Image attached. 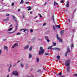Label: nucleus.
<instances>
[{
  "label": "nucleus",
  "mask_w": 77,
  "mask_h": 77,
  "mask_svg": "<svg viewBox=\"0 0 77 77\" xmlns=\"http://www.w3.org/2000/svg\"><path fill=\"white\" fill-rule=\"evenodd\" d=\"M40 51H39V55H42L45 52V51L43 49L42 47H40Z\"/></svg>",
  "instance_id": "1"
},
{
  "label": "nucleus",
  "mask_w": 77,
  "mask_h": 77,
  "mask_svg": "<svg viewBox=\"0 0 77 77\" xmlns=\"http://www.w3.org/2000/svg\"><path fill=\"white\" fill-rule=\"evenodd\" d=\"M52 46H49L48 48V49L49 50L50 49L51 50H57V51H58V50H60V49L59 48H52Z\"/></svg>",
  "instance_id": "2"
},
{
  "label": "nucleus",
  "mask_w": 77,
  "mask_h": 77,
  "mask_svg": "<svg viewBox=\"0 0 77 77\" xmlns=\"http://www.w3.org/2000/svg\"><path fill=\"white\" fill-rule=\"evenodd\" d=\"M12 17L13 18V20L15 21L16 23H17V26H15L16 27V29H18V21L17 20V18L16 17H15L13 16V15H12Z\"/></svg>",
  "instance_id": "3"
},
{
  "label": "nucleus",
  "mask_w": 77,
  "mask_h": 77,
  "mask_svg": "<svg viewBox=\"0 0 77 77\" xmlns=\"http://www.w3.org/2000/svg\"><path fill=\"white\" fill-rule=\"evenodd\" d=\"M70 63V61L69 60H68L66 61L65 63V65L67 67L69 66V64Z\"/></svg>",
  "instance_id": "4"
},
{
  "label": "nucleus",
  "mask_w": 77,
  "mask_h": 77,
  "mask_svg": "<svg viewBox=\"0 0 77 77\" xmlns=\"http://www.w3.org/2000/svg\"><path fill=\"white\" fill-rule=\"evenodd\" d=\"M53 27L54 29H60V26L59 25H56L55 26H53Z\"/></svg>",
  "instance_id": "5"
},
{
  "label": "nucleus",
  "mask_w": 77,
  "mask_h": 77,
  "mask_svg": "<svg viewBox=\"0 0 77 77\" xmlns=\"http://www.w3.org/2000/svg\"><path fill=\"white\" fill-rule=\"evenodd\" d=\"M56 38L57 40H59V42H62V39L60 38L59 37V35H58V34L57 35Z\"/></svg>",
  "instance_id": "6"
},
{
  "label": "nucleus",
  "mask_w": 77,
  "mask_h": 77,
  "mask_svg": "<svg viewBox=\"0 0 77 77\" xmlns=\"http://www.w3.org/2000/svg\"><path fill=\"white\" fill-rule=\"evenodd\" d=\"M12 74L14 75H15V76H18V72L17 71H13V72L12 73Z\"/></svg>",
  "instance_id": "7"
},
{
  "label": "nucleus",
  "mask_w": 77,
  "mask_h": 77,
  "mask_svg": "<svg viewBox=\"0 0 77 77\" xmlns=\"http://www.w3.org/2000/svg\"><path fill=\"white\" fill-rule=\"evenodd\" d=\"M18 46V44L17 43H16L11 47L12 48H14L15 47Z\"/></svg>",
  "instance_id": "8"
},
{
  "label": "nucleus",
  "mask_w": 77,
  "mask_h": 77,
  "mask_svg": "<svg viewBox=\"0 0 77 77\" xmlns=\"http://www.w3.org/2000/svg\"><path fill=\"white\" fill-rule=\"evenodd\" d=\"M64 32L65 31L63 30L60 31V33L61 36H62L63 35V33H64Z\"/></svg>",
  "instance_id": "9"
},
{
  "label": "nucleus",
  "mask_w": 77,
  "mask_h": 77,
  "mask_svg": "<svg viewBox=\"0 0 77 77\" xmlns=\"http://www.w3.org/2000/svg\"><path fill=\"white\" fill-rule=\"evenodd\" d=\"M29 47V45H27L24 47V49H25V50H26V49H28Z\"/></svg>",
  "instance_id": "10"
},
{
  "label": "nucleus",
  "mask_w": 77,
  "mask_h": 77,
  "mask_svg": "<svg viewBox=\"0 0 77 77\" xmlns=\"http://www.w3.org/2000/svg\"><path fill=\"white\" fill-rule=\"evenodd\" d=\"M67 51L66 52H67V53H68V52H69V53H70L71 52L70 51V50L69 48V46H68L67 47Z\"/></svg>",
  "instance_id": "11"
},
{
  "label": "nucleus",
  "mask_w": 77,
  "mask_h": 77,
  "mask_svg": "<svg viewBox=\"0 0 77 77\" xmlns=\"http://www.w3.org/2000/svg\"><path fill=\"white\" fill-rule=\"evenodd\" d=\"M36 40V38L33 37L32 39V42H34Z\"/></svg>",
  "instance_id": "12"
},
{
  "label": "nucleus",
  "mask_w": 77,
  "mask_h": 77,
  "mask_svg": "<svg viewBox=\"0 0 77 77\" xmlns=\"http://www.w3.org/2000/svg\"><path fill=\"white\" fill-rule=\"evenodd\" d=\"M66 6L67 8L69 7V2L68 1L67 2L66 5Z\"/></svg>",
  "instance_id": "13"
},
{
  "label": "nucleus",
  "mask_w": 77,
  "mask_h": 77,
  "mask_svg": "<svg viewBox=\"0 0 77 77\" xmlns=\"http://www.w3.org/2000/svg\"><path fill=\"white\" fill-rule=\"evenodd\" d=\"M45 37V39H46V40H47V39H48V36H44Z\"/></svg>",
  "instance_id": "14"
},
{
  "label": "nucleus",
  "mask_w": 77,
  "mask_h": 77,
  "mask_svg": "<svg viewBox=\"0 0 77 77\" xmlns=\"http://www.w3.org/2000/svg\"><path fill=\"white\" fill-rule=\"evenodd\" d=\"M57 5H58V3L57 2H56V1H55L54 2V6H57Z\"/></svg>",
  "instance_id": "15"
},
{
  "label": "nucleus",
  "mask_w": 77,
  "mask_h": 77,
  "mask_svg": "<svg viewBox=\"0 0 77 77\" xmlns=\"http://www.w3.org/2000/svg\"><path fill=\"white\" fill-rule=\"evenodd\" d=\"M24 64L23 63H20V66H21V68H23V67H24Z\"/></svg>",
  "instance_id": "16"
},
{
  "label": "nucleus",
  "mask_w": 77,
  "mask_h": 77,
  "mask_svg": "<svg viewBox=\"0 0 77 77\" xmlns=\"http://www.w3.org/2000/svg\"><path fill=\"white\" fill-rule=\"evenodd\" d=\"M29 68V64H26V68L27 69Z\"/></svg>",
  "instance_id": "17"
},
{
  "label": "nucleus",
  "mask_w": 77,
  "mask_h": 77,
  "mask_svg": "<svg viewBox=\"0 0 77 77\" xmlns=\"http://www.w3.org/2000/svg\"><path fill=\"white\" fill-rule=\"evenodd\" d=\"M68 67L67 70V72H69V66L67 67Z\"/></svg>",
  "instance_id": "18"
},
{
  "label": "nucleus",
  "mask_w": 77,
  "mask_h": 77,
  "mask_svg": "<svg viewBox=\"0 0 77 77\" xmlns=\"http://www.w3.org/2000/svg\"><path fill=\"white\" fill-rule=\"evenodd\" d=\"M32 48H33V47H32V46H31L30 47L29 49V51H32Z\"/></svg>",
  "instance_id": "19"
},
{
  "label": "nucleus",
  "mask_w": 77,
  "mask_h": 77,
  "mask_svg": "<svg viewBox=\"0 0 77 77\" xmlns=\"http://www.w3.org/2000/svg\"><path fill=\"white\" fill-rule=\"evenodd\" d=\"M27 8H29L28 9V11H30V10H31V7H27Z\"/></svg>",
  "instance_id": "20"
},
{
  "label": "nucleus",
  "mask_w": 77,
  "mask_h": 77,
  "mask_svg": "<svg viewBox=\"0 0 77 77\" xmlns=\"http://www.w3.org/2000/svg\"><path fill=\"white\" fill-rule=\"evenodd\" d=\"M29 58H32V54H29Z\"/></svg>",
  "instance_id": "21"
},
{
  "label": "nucleus",
  "mask_w": 77,
  "mask_h": 77,
  "mask_svg": "<svg viewBox=\"0 0 77 77\" xmlns=\"http://www.w3.org/2000/svg\"><path fill=\"white\" fill-rule=\"evenodd\" d=\"M36 61H37V62H39V58H37Z\"/></svg>",
  "instance_id": "22"
},
{
  "label": "nucleus",
  "mask_w": 77,
  "mask_h": 77,
  "mask_svg": "<svg viewBox=\"0 0 77 77\" xmlns=\"http://www.w3.org/2000/svg\"><path fill=\"white\" fill-rule=\"evenodd\" d=\"M11 66H12V65L11 64H10V66L8 69V72H10V68H11Z\"/></svg>",
  "instance_id": "23"
},
{
  "label": "nucleus",
  "mask_w": 77,
  "mask_h": 77,
  "mask_svg": "<svg viewBox=\"0 0 77 77\" xmlns=\"http://www.w3.org/2000/svg\"><path fill=\"white\" fill-rule=\"evenodd\" d=\"M38 41H42V38H38Z\"/></svg>",
  "instance_id": "24"
},
{
  "label": "nucleus",
  "mask_w": 77,
  "mask_h": 77,
  "mask_svg": "<svg viewBox=\"0 0 77 77\" xmlns=\"http://www.w3.org/2000/svg\"><path fill=\"white\" fill-rule=\"evenodd\" d=\"M74 47V44H72L71 45V49H72V47Z\"/></svg>",
  "instance_id": "25"
},
{
  "label": "nucleus",
  "mask_w": 77,
  "mask_h": 77,
  "mask_svg": "<svg viewBox=\"0 0 77 77\" xmlns=\"http://www.w3.org/2000/svg\"><path fill=\"white\" fill-rule=\"evenodd\" d=\"M54 45L52 46V47H53V46H56V43L54 42L53 43Z\"/></svg>",
  "instance_id": "26"
},
{
  "label": "nucleus",
  "mask_w": 77,
  "mask_h": 77,
  "mask_svg": "<svg viewBox=\"0 0 77 77\" xmlns=\"http://www.w3.org/2000/svg\"><path fill=\"white\" fill-rule=\"evenodd\" d=\"M17 35H21V33L20 32H18L16 33Z\"/></svg>",
  "instance_id": "27"
},
{
  "label": "nucleus",
  "mask_w": 77,
  "mask_h": 77,
  "mask_svg": "<svg viewBox=\"0 0 77 77\" xmlns=\"http://www.w3.org/2000/svg\"><path fill=\"white\" fill-rule=\"evenodd\" d=\"M52 19H53V21L54 23H55L54 22V15H53L52 16Z\"/></svg>",
  "instance_id": "28"
},
{
  "label": "nucleus",
  "mask_w": 77,
  "mask_h": 77,
  "mask_svg": "<svg viewBox=\"0 0 77 77\" xmlns=\"http://www.w3.org/2000/svg\"><path fill=\"white\" fill-rule=\"evenodd\" d=\"M33 31V29H31L30 31V33H32Z\"/></svg>",
  "instance_id": "29"
},
{
  "label": "nucleus",
  "mask_w": 77,
  "mask_h": 77,
  "mask_svg": "<svg viewBox=\"0 0 77 77\" xmlns=\"http://www.w3.org/2000/svg\"><path fill=\"white\" fill-rule=\"evenodd\" d=\"M16 29H15L14 31L13 32H9L10 33H14V32H15V31H16Z\"/></svg>",
  "instance_id": "30"
},
{
  "label": "nucleus",
  "mask_w": 77,
  "mask_h": 77,
  "mask_svg": "<svg viewBox=\"0 0 77 77\" xmlns=\"http://www.w3.org/2000/svg\"><path fill=\"white\" fill-rule=\"evenodd\" d=\"M38 72H41V70H38L37 71Z\"/></svg>",
  "instance_id": "31"
},
{
  "label": "nucleus",
  "mask_w": 77,
  "mask_h": 77,
  "mask_svg": "<svg viewBox=\"0 0 77 77\" xmlns=\"http://www.w3.org/2000/svg\"><path fill=\"white\" fill-rule=\"evenodd\" d=\"M8 49V47H7V46H4V49Z\"/></svg>",
  "instance_id": "32"
},
{
  "label": "nucleus",
  "mask_w": 77,
  "mask_h": 77,
  "mask_svg": "<svg viewBox=\"0 0 77 77\" xmlns=\"http://www.w3.org/2000/svg\"><path fill=\"white\" fill-rule=\"evenodd\" d=\"M45 55H47V56H49V54L47 53H45Z\"/></svg>",
  "instance_id": "33"
},
{
  "label": "nucleus",
  "mask_w": 77,
  "mask_h": 77,
  "mask_svg": "<svg viewBox=\"0 0 77 77\" xmlns=\"http://www.w3.org/2000/svg\"><path fill=\"white\" fill-rule=\"evenodd\" d=\"M57 59H60V56L59 55L57 56Z\"/></svg>",
  "instance_id": "34"
},
{
  "label": "nucleus",
  "mask_w": 77,
  "mask_h": 77,
  "mask_svg": "<svg viewBox=\"0 0 77 77\" xmlns=\"http://www.w3.org/2000/svg\"><path fill=\"white\" fill-rule=\"evenodd\" d=\"M68 53V52H66L65 54V56H67V54Z\"/></svg>",
  "instance_id": "35"
},
{
  "label": "nucleus",
  "mask_w": 77,
  "mask_h": 77,
  "mask_svg": "<svg viewBox=\"0 0 77 77\" xmlns=\"http://www.w3.org/2000/svg\"><path fill=\"white\" fill-rule=\"evenodd\" d=\"M11 6H14V3H12L11 4Z\"/></svg>",
  "instance_id": "36"
},
{
  "label": "nucleus",
  "mask_w": 77,
  "mask_h": 77,
  "mask_svg": "<svg viewBox=\"0 0 77 77\" xmlns=\"http://www.w3.org/2000/svg\"><path fill=\"white\" fill-rule=\"evenodd\" d=\"M46 41H47L48 42H50V40H49L48 39H46Z\"/></svg>",
  "instance_id": "37"
},
{
  "label": "nucleus",
  "mask_w": 77,
  "mask_h": 77,
  "mask_svg": "<svg viewBox=\"0 0 77 77\" xmlns=\"http://www.w3.org/2000/svg\"><path fill=\"white\" fill-rule=\"evenodd\" d=\"M61 3H64V1L63 0L61 1Z\"/></svg>",
  "instance_id": "38"
},
{
  "label": "nucleus",
  "mask_w": 77,
  "mask_h": 77,
  "mask_svg": "<svg viewBox=\"0 0 77 77\" xmlns=\"http://www.w3.org/2000/svg\"><path fill=\"white\" fill-rule=\"evenodd\" d=\"M58 75H62V73H61V72H60V73H59Z\"/></svg>",
  "instance_id": "39"
},
{
  "label": "nucleus",
  "mask_w": 77,
  "mask_h": 77,
  "mask_svg": "<svg viewBox=\"0 0 77 77\" xmlns=\"http://www.w3.org/2000/svg\"><path fill=\"white\" fill-rule=\"evenodd\" d=\"M2 49H0V54H1L2 53Z\"/></svg>",
  "instance_id": "40"
},
{
  "label": "nucleus",
  "mask_w": 77,
  "mask_h": 77,
  "mask_svg": "<svg viewBox=\"0 0 77 77\" xmlns=\"http://www.w3.org/2000/svg\"><path fill=\"white\" fill-rule=\"evenodd\" d=\"M24 2V1L23 0H21V2H20V3H23Z\"/></svg>",
  "instance_id": "41"
},
{
  "label": "nucleus",
  "mask_w": 77,
  "mask_h": 77,
  "mask_svg": "<svg viewBox=\"0 0 77 77\" xmlns=\"http://www.w3.org/2000/svg\"><path fill=\"white\" fill-rule=\"evenodd\" d=\"M54 73H55V74H56V75H57L58 76H59V75H58L56 73V72H54Z\"/></svg>",
  "instance_id": "42"
},
{
  "label": "nucleus",
  "mask_w": 77,
  "mask_h": 77,
  "mask_svg": "<svg viewBox=\"0 0 77 77\" xmlns=\"http://www.w3.org/2000/svg\"><path fill=\"white\" fill-rule=\"evenodd\" d=\"M72 32H75V29H72Z\"/></svg>",
  "instance_id": "43"
},
{
  "label": "nucleus",
  "mask_w": 77,
  "mask_h": 77,
  "mask_svg": "<svg viewBox=\"0 0 77 77\" xmlns=\"http://www.w3.org/2000/svg\"><path fill=\"white\" fill-rule=\"evenodd\" d=\"M17 65V63H15L14 64V65L13 66H15Z\"/></svg>",
  "instance_id": "44"
},
{
  "label": "nucleus",
  "mask_w": 77,
  "mask_h": 77,
  "mask_svg": "<svg viewBox=\"0 0 77 77\" xmlns=\"http://www.w3.org/2000/svg\"><path fill=\"white\" fill-rule=\"evenodd\" d=\"M60 77H65V75H62V76H60Z\"/></svg>",
  "instance_id": "45"
},
{
  "label": "nucleus",
  "mask_w": 77,
  "mask_h": 77,
  "mask_svg": "<svg viewBox=\"0 0 77 77\" xmlns=\"http://www.w3.org/2000/svg\"><path fill=\"white\" fill-rule=\"evenodd\" d=\"M74 75H75V76H76V77H77V74H74Z\"/></svg>",
  "instance_id": "46"
},
{
  "label": "nucleus",
  "mask_w": 77,
  "mask_h": 77,
  "mask_svg": "<svg viewBox=\"0 0 77 77\" xmlns=\"http://www.w3.org/2000/svg\"><path fill=\"white\" fill-rule=\"evenodd\" d=\"M12 29H9L8 30V32H10V31H11V30H12Z\"/></svg>",
  "instance_id": "47"
},
{
  "label": "nucleus",
  "mask_w": 77,
  "mask_h": 77,
  "mask_svg": "<svg viewBox=\"0 0 77 77\" xmlns=\"http://www.w3.org/2000/svg\"><path fill=\"white\" fill-rule=\"evenodd\" d=\"M6 39H3V41H6Z\"/></svg>",
  "instance_id": "48"
},
{
  "label": "nucleus",
  "mask_w": 77,
  "mask_h": 77,
  "mask_svg": "<svg viewBox=\"0 0 77 77\" xmlns=\"http://www.w3.org/2000/svg\"><path fill=\"white\" fill-rule=\"evenodd\" d=\"M7 20H5V21H8V19H9V18L8 17L7 18Z\"/></svg>",
  "instance_id": "49"
},
{
  "label": "nucleus",
  "mask_w": 77,
  "mask_h": 77,
  "mask_svg": "<svg viewBox=\"0 0 77 77\" xmlns=\"http://www.w3.org/2000/svg\"><path fill=\"white\" fill-rule=\"evenodd\" d=\"M47 2H46L45 3V4H44V5H46V4H47Z\"/></svg>",
  "instance_id": "50"
},
{
  "label": "nucleus",
  "mask_w": 77,
  "mask_h": 77,
  "mask_svg": "<svg viewBox=\"0 0 77 77\" xmlns=\"http://www.w3.org/2000/svg\"><path fill=\"white\" fill-rule=\"evenodd\" d=\"M20 62V61L19 60V61H18L17 62V63H19V62Z\"/></svg>",
  "instance_id": "51"
},
{
  "label": "nucleus",
  "mask_w": 77,
  "mask_h": 77,
  "mask_svg": "<svg viewBox=\"0 0 77 77\" xmlns=\"http://www.w3.org/2000/svg\"><path fill=\"white\" fill-rule=\"evenodd\" d=\"M26 31H27V29H25L24 30L23 32H26Z\"/></svg>",
  "instance_id": "52"
},
{
  "label": "nucleus",
  "mask_w": 77,
  "mask_h": 77,
  "mask_svg": "<svg viewBox=\"0 0 77 77\" xmlns=\"http://www.w3.org/2000/svg\"><path fill=\"white\" fill-rule=\"evenodd\" d=\"M29 2H26V4H29Z\"/></svg>",
  "instance_id": "53"
},
{
  "label": "nucleus",
  "mask_w": 77,
  "mask_h": 77,
  "mask_svg": "<svg viewBox=\"0 0 77 77\" xmlns=\"http://www.w3.org/2000/svg\"><path fill=\"white\" fill-rule=\"evenodd\" d=\"M46 24V23H44L43 24V26H45V25Z\"/></svg>",
  "instance_id": "54"
},
{
  "label": "nucleus",
  "mask_w": 77,
  "mask_h": 77,
  "mask_svg": "<svg viewBox=\"0 0 77 77\" xmlns=\"http://www.w3.org/2000/svg\"><path fill=\"white\" fill-rule=\"evenodd\" d=\"M6 77H9V75H8Z\"/></svg>",
  "instance_id": "55"
},
{
  "label": "nucleus",
  "mask_w": 77,
  "mask_h": 77,
  "mask_svg": "<svg viewBox=\"0 0 77 77\" xmlns=\"http://www.w3.org/2000/svg\"><path fill=\"white\" fill-rule=\"evenodd\" d=\"M6 16H9V14H6Z\"/></svg>",
  "instance_id": "56"
},
{
  "label": "nucleus",
  "mask_w": 77,
  "mask_h": 77,
  "mask_svg": "<svg viewBox=\"0 0 77 77\" xmlns=\"http://www.w3.org/2000/svg\"><path fill=\"white\" fill-rule=\"evenodd\" d=\"M37 17H38L37 16H36V17H34L35 19H36V18H37Z\"/></svg>",
  "instance_id": "57"
},
{
  "label": "nucleus",
  "mask_w": 77,
  "mask_h": 77,
  "mask_svg": "<svg viewBox=\"0 0 77 77\" xmlns=\"http://www.w3.org/2000/svg\"><path fill=\"white\" fill-rule=\"evenodd\" d=\"M20 9H18V12H20Z\"/></svg>",
  "instance_id": "58"
},
{
  "label": "nucleus",
  "mask_w": 77,
  "mask_h": 77,
  "mask_svg": "<svg viewBox=\"0 0 77 77\" xmlns=\"http://www.w3.org/2000/svg\"><path fill=\"white\" fill-rule=\"evenodd\" d=\"M68 21H69V23H70V20L69 19V20H68Z\"/></svg>",
  "instance_id": "59"
},
{
  "label": "nucleus",
  "mask_w": 77,
  "mask_h": 77,
  "mask_svg": "<svg viewBox=\"0 0 77 77\" xmlns=\"http://www.w3.org/2000/svg\"><path fill=\"white\" fill-rule=\"evenodd\" d=\"M12 25H11L10 26V27H12Z\"/></svg>",
  "instance_id": "60"
},
{
  "label": "nucleus",
  "mask_w": 77,
  "mask_h": 77,
  "mask_svg": "<svg viewBox=\"0 0 77 77\" xmlns=\"http://www.w3.org/2000/svg\"><path fill=\"white\" fill-rule=\"evenodd\" d=\"M30 14H32V12L30 11Z\"/></svg>",
  "instance_id": "61"
},
{
  "label": "nucleus",
  "mask_w": 77,
  "mask_h": 77,
  "mask_svg": "<svg viewBox=\"0 0 77 77\" xmlns=\"http://www.w3.org/2000/svg\"><path fill=\"white\" fill-rule=\"evenodd\" d=\"M40 17H41V18H42V17L41 15L40 16Z\"/></svg>",
  "instance_id": "62"
},
{
  "label": "nucleus",
  "mask_w": 77,
  "mask_h": 77,
  "mask_svg": "<svg viewBox=\"0 0 77 77\" xmlns=\"http://www.w3.org/2000/svg\"><path fill=\"white\" fill-rule=\"evenodd\" d=\"M22 30H23V29H21L20 30V31H22Z\"/></svg>",
  "instance_id": "63"
},
{
  "label": "nucleus",
  "mask_w": 77,
  "mask_h": 77,
  "mask_svg": "<svg viewBox=\"0 0 77 77\" xmlns=\"http://www.w3.org/2000/svg\"><path fill=\"white\" fill-rule=\"evenodd\" d=\"M30 77H34V76H31Z\"/></svg>",
  "instance_id": "64"
}]
</instances>
